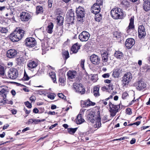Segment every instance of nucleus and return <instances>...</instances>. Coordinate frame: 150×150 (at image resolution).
Returning <instances> with one entry per match:
<instances>
[{
	"label": "nucleus",
	"mask_w": 150,
	"mask_h": 150,
	"mask_svg": "<svg viewBox=\"0 0 150 150\" xmlns=\"http://www.w3.org/2000/svg\"><path fill=\"white\" fill-rule=\"evenodd\" d=\"M8 29L6 28L0 27V32L1 33H6L8 32Z\"/></svg>",
	"instance_id": "ea45409f"
},
{
	"label": "nucleus",
	"mask_w": 150,
	"mask_h": 150,
	"mask_svg": "<svg viewBox=\"0 0 150 150\" xmlns=\"http://www.w3.org/2000/svg\"><path fill=\"white\" fill-rule=\"evenodd\" d=\"M53 0H48V6L49 7H51L52 5Z\"/></svg>",
	"instance_id": "6e6d98bb"
},
{
	"label": "nucleus",
	"mask_w": 150,
	"mask_h": 150,
	"mask_svg": "<svg viewBox=\"0 0 150 150\" xmlns=\"http://www.w3.org/2000/svg\"><path fill=\"white\" fill-rule=\"evenodd\" d=\"M38 65V63L36 62L31 61L28 64V67L31 69L35 68Z\"/></svg>",
	"instance_id": "cd10ccee"
},
{
	"label": "nucleus",
	"mask_w": 150,
	"mask_h": 150,
	"mask_svg": "<svg viewBox=\"0 0 150 150\" xmlns=\"http://www.w3.org/2000/svg\"><path fill=\"white\" fill-rule=\"evenodd\" d=\"M137 88L139 91L145 90L146 88V84L143 81L140 80L137 82Z\"/></svg>",
	"instance_id": "6ab92c4d"
},
{
	"label": "nucleus",
	"mask_w": 150,
	"mask_h": 150,
	"mask_svg": "<svg viewBox=\"0 0 150 150\" xmlns=\"http://www.w3.org/2000/svg\"><path fill=\"white\" fill-rule=\"evenodd\" d=\"M8 11V12L6 13L5 16H8V18H13V12L10 10L7 9Z\"/></svg>",
	"instance_id": "f704fd0d"
},
{
	"label": "nucleus",
	"mask_w": 150,
	"mask_h": 150,
	"mask_svg": "<svg viewBox=\"0 0 150 150\" xmlns=\"http://www.w3.org/2000/svg\"><path fill=\"white\" fill-rule=\"evenodd\" d=\"M24 32L23 30L19 29V34H20V36H19V40L23 37Z\"/></svg>",
	"instance_id": "79ce46f5"
},
{
	"label": "nucleus",
	"mask_w": 150,
	"mask_h": 150,
	"mask_svg": "<svg viewBox=\"0 0 150 150\" xmlns=\"http://www.w3.org/2000/svg\"><path fill=\"white\" fill-rule=\"evenodd\" d=\"M126 112L127 114L130 115L132 113V110L131 108H127L126 110Z\"/></svg>",
	"instance_id": "8fccbe9b"
},
{
	"label": "nucleus",
	"mask_w": 150,
	"mask_h": 150,
	"mask_svg": "<svg viewBox=\"0 0 150 150\" xmlns=\"http://www.w3.org/2000/svg\"><path fill=\"white\" fill-rule=\"evenodd\" d=\"M73 90L76 93L81 95L84 94L85 90L83 85L81 83L75 82L73 83L72 86Z\"/></svg>",
	"instance_id": "f03ea898"
},
{
	"label": "nucleus",
	"mask_w": 150,
	"mask_h": 150,
	"mask_svg": "<svg viewBox=\"0 0 150 150\" xmlns=\"http://www.w3.org/2000/svg\"><path fill=\"white\" fill-rule=\"evenodd\" d=\"M18 71L15 69H11L8 72V77L11 79H15L18 76Z\"/></svg>",
	"instance_id": "1a4fd4ad"
},
{
	"label": "nucleus",
	"mask_w": 150,
	"mask_h": 150,
	"mask_svg": "<svg viewBox=\"0 0 150 150\" xmlns=\"http://www.w3.org/2000/svg\"><path fill=\"white\" fill-rule=\"evenodd\" d=\"M76 74V72L75 71H69L67 74L68 78L71 79L74 78Z\"/></svg>",
	"instance_id": "bb28decb"
},
{
	"label": "nucleus",
	"mask_w": 150,
	"mask_h": 150,
	"mask_svg": "<svg viewBox=\"0 0 150 150\" xmlns=\"http://www.w3.org/2000/svg\"><path fill=\"white\" fill-rule=\"evenodd\" d=\"M49 74L53 82L55 83L56 81V79L55 72H51L49 73Z\"/></svg>",
	"instance_id": "2f4dec72"
},
{
	"label": "nucleus",
	"mask_w": 150,
	"mask_h": 150,
	"mask_svg": "<svg viewBox=\"0 0 150 150\" xmlns=\"http://www.w3.org/2000/svg\"><path fill=\"white\" fill-rule=\"evenodd\" d=\"M58 96L59 98L62 99H66V97L62 93H58Z\"/></svg>",
	"instance_id": "09e8293b"
},
{
	"label": "nucleus",
	"mask_w": 150,
	"mask_h": 150,
	"mask_svg": "<svg viewBox=\"0 0 150 150\" xmlns=\"http://www.w3.org/2000/svg\"><path fill=\"white\" fill-rule=\"evenodd\" d=\"M94 123H95V124L94 125L95 127H99L101 126V125L100 118L99 117H97L95 120Z\"/></svg>",
	"instance_id": "c85d7f7f"
},
{
	"label": "nucleus",
	"mask_w": 150,
	"mask_h": 150,
	"mask_svg": "<svg viewBox=\"0 0 150 150\" xmlns=\"http://www.w3.org/2000/svg\"><path fill=\"white\" fill-rule=\"evenodd\" d=\"M84 62H85V60H84L82 59L81 60L80 65H81V67L83 69H85L84 67Z\"/></svg>",
	"instance_id": "3c124183"
},
{
	"label": "nucleus",
	"mask_w": 150,
	"mask_h": 150,
	"mask_svg": "<svg viewBox=\"0 0 150 150\" xmlns=\"http://www.w3.org/2000/svg\"><path fill=\"white\" fill-rule=\"evenodd\" d=\"M80 45L78 43L75 44L73 45L71 48V50L73 53H77L80 48Z\"/></svg>",
	"instance_id": "b1692460"
},
{
	"label": "nucleus",
	"mask_w": 150,
	"mask_h": 150,
	"mask_svg": "<svg viewBox=\"0 0 150 150\" xmlns=\"http://www.w3.org/2000/svg\"><path fill=\"white\" fill-rule=\"evenodd\" d=\"M135 44L134 40L132 38L127 39L125 42V45L127 49L131 48Z\"/></svg>",
	"instance_id": "dca6fc26"
},
{
	"label": "nucleus",
	"mask_w": 150,
	"mask_h": 150,
	"mask_svg": "<svg viewBox=\"0 0 150 150\" xmlns=\"http://www.w3.org/2000/svg\"><path fill=\"white\" fill-rule=\"evenodd\" d=\"M119 72L117 71V70H114L112 73V76L114 78L118 77L119 76Z\"/></svg>",
	"instance_id": "4c0bfd02"
},
{
	"label": "nucleus",
	"mask_w": 150,
	"mask_h": 150,
	"mask_svg": "<svg viewBox=\"0 0 150 150\" xmlns=\"http://www.w3.org/2000/svg\"><path fill=\"white\" fill-rule=\"evenodd\" d=\"M103 0H96V4H98L100 5H102L103 3Z\"/></svg>",
	"instance_id": "5fc2aeb1"
},
{
	"label": "nucleus",
	"mask_w": 150,
	"mask_h": 150,
	"mask_svg": "<svg viewBox=\"0 0 150 150\" xmlns=\"http://www.w3.org/2000/svg\"><path fill=\"white\" fill-rule=\"evenodd\" d=\"M42 50H45L47 49V44H46V45L45 43H42Z\"/></svg>",
	"instance_id": "de8ad7c7"
},
{
	"label": "nucleus",
	"mask_w": 150,
	"mask_h": 150,
	"mask_svg": "<svg viewBox=\"0 0 150 150\" xmlns=\"http://www.w3.org/2000/svg\"><path fill=\"white\" fill-rule=\"evenodd\" d=\"M96 16L95 18V20L97 22H100L102 19V16L101 14H95Z\"/></svg>",
	"instance_id": "e433bc0d"
},
{
	"label": "nucleus",
	"mask_w": 150,
	"mask_h": 150,
	"mask_svg": "<svg viewBox=\"0 0 150 150\" xmlns=\"http://www.w3.org/2000/svg\"><path fill=\"white\" fill-rule=\"evenodd\" d=\"M19 29L16 28L10 35V38L12 42H18L19 41Z\"/></svg>",
	"instance_id": "6e6552de"
},
{
	"label": "nucleus",
	"mask_w": 150,
	"mask_h": 150,
	"mask_svg": "<svg viewBox=\"0 0 150 150\" xmlns=\"http://www.w3.org/2000/svg\"><path fill=\"white\" fill-rule=\"evenodd\" d=\"M54 27L53 24L51 22L48 24V26L46 29V31L47 33L51 34L53 32V29Z\"/></svg>",
	"instance_id": "393cba45"
},
{
	"label": "nucleus",
	"mask_w": 150,
	"mask_h": 150,
	"mask_svg": "<svg viewBox=\"0 0 150 150\" xmlns=\"http://www.w3.org/2000/svg\"><path fill=\"white\" fill-rule=\"evenodd\" d=\"M109 99H110V98H108L105 99V100H102V102L103 103L104 105H106L108 104V103L106 101L108 100Z\"/></svg>",
	"instance_id": "603ef678"
},
{
	"label": "nucleus",
	"mask_w": 150,
	"mask_h": 150,
	"mask_svg": "<svg viewBox=\"0 0 150 150\" xmlns=\"http://www.w3.org/2000/svg\"><path fill=\"white\" fill-rule=\"evenodd\" d=\"M84 120L83 119L81 115L79 114L77 116L76 122L77 124H80L84 122Z\"/></svg>",
	"instance_id": "c756f323"
},
{
	"label": "nucleus",
	"mask_w": 150,
	"mask_h": 150,
	"mask_svg": "<svg viewBox=\"0 0 150 150\" xmlns=\"http://www.w3.org/2000/svg\"><path fill=\"white\" fill-rule=\"evenodd\" d=\"M47 114L48 115H54L55 114V112L54 111L52 112V111H50L48 112Z\"/></svg>",
	"instance_id": "774afa93"
},
{
	"label": "nucleus",
	"mask_w": 150,
	"mask_h": 150,
	"mask_svg": "<svg viewBox=\"0 0 150 150\" xmlns=\"http://www.w3.org/2000/svg\"><path fill=\"white\" fill-rule=\"evenodd\" d=\"M5 70L4 67L0 65V74L2 76L3 78H6V76L4 74Z\"/></svg>",
	"instance_id": "7c9ffc66"
},
{
	"label": "nucleus",
	"mask_w": 150,
	"mask_h": 150,
	"mask_svg": "<svg viewBox=\"0 0 150 150\" xmlns=\"http://www.w3.org/2000/svg\"><path fill=\"white\" fill-rule=\"evenodd\" d=\"M59 82L61 83V85H62V84H64L65 82V79L63 77H60L59 78Z\"/></svg>",
	"instance_id": "49530a36"
},
{
	"label": "nucleus",
	"mask_w": 150,
	"mask_h": 150,
	"mask_svg": "<svg viewBox=\"0 0 150 150\" xmlns=\"http://www.w3.org/2000/svg\"><path fill=\"white\" fill-rule=\"evenodd\" d=\"M136 139L134 138H133L132 140L130 141V143L131 144H133L135 143Z\"/></svg>",
	"instance_id": "0e129e2a"
},
{
	"label": "nucleus",
	"mask_w": 150,
	"mask_h": 150,
	"mask_svg": "<svg viewBox=\"0 0 150 150\" xmlns=\"http://www.w3.org/2000/svg\"><path fill=\"white\" fill-rule=\"evenodd\" d=\"M109 105L110 115L112 117H114L115 115L117 112H118L120 106L118 105L112 104L111 102L109 103Z\"/></svg>",
	"instance_id": "39448f33"
},
{
	"label": "nucleus",
	"mask_w": 150,
	"mask_h": 150,
	"mask_svg": "<svg viewBox=\"0 0 150 150\" xmlns=\"http://www.w3.org/2000/svg\"><path fill=\"white\" fill-rule=\"evenodd\" d=\"M25 104L27 107L29 108H30L32 107L31 104L28 101L25 102Z\"/></svg>",
	"instance_id": "c03bdc74"
},
{
	"label": "nucleus",
	"mask_w": 150,
	"mask_h": 150,
	"mask_svg": "<svg viewBox=\"0 0 150 150\" xmlns=\"http://www.w3.org/2000/svg\"><path fill=\"white\" fill-rule=\"evenodd\" d=\"M32 102H33L36 100V97L34 96H31L30 98Z\"/></svg>",
	"instance_id": "4d7b16f0"
},
{
	"label": "nucleus",
	"mask_w": 150,
	"mask_h": 150,
	"mask_svg": "<svg viewBox=\"0 0 150 150\" xmlns=\"http://www.w3.org/2000/svg\"><path fill=\"white\" fill-rule=\"evenodd\" d=\"M33 122H34L35 124H37L38 123L41 122L40 120L36 119H33Z\"/></svg>",
	"instance_id": "052dcab7"
},
{
	"label": "nucleus",
	"mask_w": 150,
	"mask_h": 150,
	"mask_svg": "<svg viewBox=\"0 0 150 150\" xmlns=\"http://www.w3.org/2000/svg\"><path fill=\"white\" fill-rule=\"evenodd\" d=\"M102 76L104 78H108L110 76V74L109 73H106L103 74Z\"/></svg>",
	"instance_id": "bf43d9fd"
},
{
	"label": "nucleus",
	"mask_w": 150,
	"mask_h": 150,
	"mask_svg": "<svg viewBox=\"0 0 150 150\" xmlns=\"http://www.w3.org/2000/svg\"><path fill=\"white\" fill-rule=\"evenodd\" d=\"M132 76V74L129 72L125 73L122 78V81L125 85L128 84L131 81Z\"/></svg>",
	"instance_id": "20e7f679"
},
{
	"label": "nucleus",
	"mask_w": 150,
	"mask_h": 150,
	"mask_svg": "<svg viewBox=\"0 0 150 150\" xmlns=\"http://www.w3.org/2000/svg\"><path fill=\"white\" fill-rule=\"evenodd\" d=\"M43 8L41 6H38L36 7V13L37 14L41 13L43 12Z\"/></svg>",
	"instance_id": "473e14b6"
},
{
	"label": "nucleus",
	"mask_w": 150,
	"mask_h": 150,
	"mask_svg": "<svg viewBox=\"0 0 150 150\" xmlns=\"http://www.w3.org/2000/svg\"><path fill=\"white\" fill-rule=\"evenodd\" d=\"M47 97L52 100H53L54 98V96L53 94H49L47 95Z\"/></svg>",
	"instance_id": "864d4df0"
},
{
	"label": "nucleus",
	"mask_w": 150,
	"mask_h": 150,
	"mask_svg": "<svg viewBox=\"0 0 150 150\" xmlns=\"http://www.w3.org/2000/svg\"><path fill=\"white\" fill-rule=\"evenodd\" d=\"M5 103V100H4L3 99L0 100V106L4 105Z\"/></svg>",
	"instance_id": "13d9d810"
},
{
	"label": "nucleus",
	"mask_w": 150,
	"mask_h": 150,
	"mask_svg": "<svg viewBox=\"0 0 150 150\" xmlns=\"http://www.w3.org/2000/svg\"><path fill=\"white\" fill-rule=\"evenodd\" d=\"M134 17H132L130 19V23L129 26L127 28V33L130 32L131 29H133L134 28Z\"/></svg>",
	"instance_id": "4be33fe9"
},
{
	"label": "nucleus",
	"mask_w": 150,
	"mask_h": 150,
	"mask_svg": "<svg viewBox=\"0 0 150 150\" xmlns=\"http://www.w3.org/2000/svg\"><path fill=\"white\" fill-rule=\"evenodd\" d=\"M39 110L36 108H34L33 110V112L35 113H37L38 112Z\"/></svg>",
	"instance_id": "338daca9"
},
{
	"label": "nucleus",
	"mask_w": 150,
	"mask_h": 150,
	"mask_svg": "<svg viewBox=\"0 0 150 150\" xmlns=\"http://www.w3.org/2000/svg\"><path fill=\"white\" fill-rule=\"evenodd\" d=\"M77 129V128H68V131L69 134H73L75 132Z\"/></svg>",
	"instance_id": "c9c22d12"
},
{
	"label": "nucleus",
	"mask_w": 150,
	"mask_h": 150,
	"mask_svg": "<svg viewBox=\"0 0 150 150\" xmlns=\"http://www.w3.org/2000/svg\"><path fill=\"white\" fill-rule=\"evenodd\" d=\"M66 16L67 20H68L69 21L73 22L74 19V12L72 10H70L67 13Z\"/></svg>",
	"instance_id": "aec40b11"
},
{
	"label": "nucleus",
	"mask_w": 150,
	"mask_h": 150,
	"mask_svg": "<svg viewBox=\"0 0 150 150\" xmlns=\"http://www.w3.org/2000/svg\"><path fill=\"white\" fill-rule=\"evenodd\" d=\"M62 56L65 60L67 59L69 57V52L67 51H63L62 52Z\"/></svg>",
	"instance_id": "72a5a7b5"
},
{
	"label": "nucleus",
	"mask_w": 150,
	"mask_h": 150,
	"mask_svg": "<svg viewBox=\"0 0 150 150\" xmlns=\"http://www.w3.org/2000/svg\"><path fill=\"white\" fill-rule=\"evenodd\" d=\"M90 36L89 33L87 31H84L79 35V38L81 41H86L88 40Z\"/></svg>",
	"instance_id": "0eeeda50"
},
{
	"label": "nucleus",
	"mask_w": 150,
	"mask_h": 150,
	"mask_svg": "<svg viewBox=\"0 0 150 150\" xmlns=\"http://www.w3.org/2000/svg\"><path fill=\"white\" fill-rule=\"evenodd\" d=\"M110 13L112 17L114 19H122L124 16V13L120 8H114L111 10Z\"/></svg>",
	"instance_id": "f257e3e1"
},
{
	"label": "nucleus",
	"mask_w": 150,
	"mask_h": 150,
	"mask_svg": "<svg viewBox=\"0 0 150 150\" xmlns=\"http://www.w3.org/2000/svg\"><path fill=\"white\" fill-rule=\"evenodd\" d=\"M143 7L146 11L150 10V1L148 0L144 1L143 4Z\"/></svg>",
	"instance_id": "412c9836"
},
{
	"label": "nucleus",
	"mask_w": 150,
	"mask_h": 150,
	"mask_svg": "<svg viewBox=\"0 0 150 150\" xmlns=\"http://www.w3.org/2000/svg\"><path fill=\"white\" fill-rule=\"evenodd\" d=\"M128 96V94L126 92L123 93L122 94V98L123 99H125Z\"/></svg>",
	"instance_id": "a18cd8bd"
},
{
	"label": "nucleus",
	"mask_w": 150,
	"mask_h": 150,
	"mask_svg": "<svg viewBox=\"0 0 150 150\" xmlns=\"http://www.w3.org/2000/svg\"><path fill=\"white\" fill-rule=\"evenodd\" d=\"M6 88V87L2 86H0V91L1 94L5 93L6 92V90L5 88Z\"/></svg>",
	"instance_id": "a19ab883"
},
{
	"label": "nucleus",
	"mask_w": 150,
	"mask_h": 150,
	"mask_svg": "<svg viewBox=\"0 0 150 150\" xmlns=\"http://www.w3.org/2000/svg\"><path fill=\"white\" fill-rule=\"evenodd\" d=\"M90 59L91 62L95 65L98 64L100 60L99 57L95 54H92L91 56Z\"/></svg>",
	"instance_id": "2eb2a0df"
},
{
	"label": "nucleus",
	"mask_w": 150,
	"mask_h": 150,
	"mask_svg": "<svg viewBox=\"0 0 150 150\" xmlns=\"http://www.w3.org/2000/svg\"><path fill=\"white\" fill-rule=\"evenodd\" d=\"M95 113L93 111H91L88 115V120L92 123H94L96 118L99 117L95 115Z\"/></svg>",
	"instance_id": "f8f14e48"
},
{
	"label": "nucleus",
	"mask_w": 150,
	"mask_h": 150,
	"mask_svg": "<svg viewBox=\"0 0 150 150\" xmlns=\"http://www.w3.org/2000/svg\"><path fill=\"white\" fill-rule=\"evenodd\" d=\"M113 35L114 37L117 38H120L122 36V34L116 31L115 32Z\"/></svg>",
	"instance_id": "58836bf2"
},
{
	"label": "nucleus",
	"mask_w": 150,
	"mask_h": 150,
	"mask_svg": "<svg viewBox=\"0 0 150 150\" xmlns=\"http://www.w3.org/2000/svg\"><path fill=\"white\" fill-rule=\"evenodd\" d=\"M21 90H23L27 92H28L29 91V90L28 88H26L25 86H24L23 88L21 89Z\"/></svg>",
	"instance_id": "69168bd1"
},
{
	"label": "nucleus",
	"mask_w": 150,
	"mask_h": 150,
	"mask_svg": "<svg viewBox=\"0 0 150 150\" xmlns=\"http://www.w3.org/2000/svg\"><path fill=\"white\" fill-rule=\"evenodd\" d=\"M56 22L57 24L60 26L63 25L64 22V18L60 16H58L57 17Z\"/></svg>",
	"instance_id": "a878e982"
},
{
	"label": "nucleus",
	"mask_w": 150,
	"mask_h": 150,
	"mask_svg": "<svg viewBox=\"0 0 150 150\" xmlns=\"http://www.w3.org/2000/svg\"><path fill=\"white\" fill-rule=\"evenodd\" d=\"M84 10L82 7L79 6L76 8V12L77 16V19L79 21H82L84 16Z\"/></svg>",
	"instance_id": "7ed1b4c3"
},
{
	"label": "nucleus",
	"mask_w": 150,
	"mask_h": 150,
	"mask_svg": "<svg viewBox=\"0 0 150 150\" xmlns=\"http://www.w3.org/2000/svg\"><path fill=\"white\" fill-rule=\"evenodd\" d=\"M81 105L83 107H87L91 106H93L96 105V103L91 101L89 99L85 101L81 102Z\"/></svg>",
	"instance_id": "4468645a"
},
{
	"label": "nucleus",
	"mask_w": 150,
	"mask_h": 150,
	"mask_svg": "<svg viewBox=\"0 0 150 150\" xmlns=\"http://www.w3.org/2000/svg\"><path fill=\"white\" fill-rule=\"evenodd\" d=\"M23 80L27 81L29 79V77L26 73L25 71H24V76L23 78Z\"/></svg>",
	"instance_id": "37998d69"
},
{
	"label": "nucleus",
	"mask_w": 150,
	"mask_h": 150,
	"mask_svg": "<svg viewBox=\"0 0 150 150\" xmlns=\"http://www.w3.org/2000/svg\"><path fill=\"white\" fill-rule=\"evenodd\" d=\"M94 95L95 96H99V91H93Z\"/></svg>",
	"instance_id": "680f3d73"
},
{
	"label": "nucleus",
	"mask_w": 150,
	"mask_h": 150,
	"mask_svg": "<svg viewBox=\"0 0 150 150\" xmlns=\"http://www.w3.org/2000/svg\"><path fill=\"white\" fill-rule=\"evenodd\" d=\"M138 36L139 38H141L144 37L146 35L145 30L144 27L142 25H139L138 29Z\"/></svg>",
	"instance_id": "ddd939ff"
},
{
	"label": "nucleus",
	"mask_w": 150,
	"mask_h": 150,
	"mask_svg": "<svg viewBox=\"0 0 150 150\" xmlns=\"http://www.w3.org/2000/svg\"><path fill=\"white\" fill-rule=\"evenodd\" d=\"M100 5L98 4H94L91 8V11L92 13L96 14L100 11Z\"/></svg>",
	"instance_id": "f3484780"
},
{
	"label": "nucleus",
	"mask_w": 150,
	"mask_h": 150,
	"mask_svg": "<svg viewBox=\"0 0 150 150\" xmlns=\"http://www.w3.org/2000/svg\"><path fill=\"white\" fill-rule=\"evenodd\" d=\"M17 54L16 50L13 49H10L8 50L6 52L7 57L10 58H15Z\"/></svg>",
	"instance_id": "9b49d317"
},
{
	"label": "nucleus",
	"mask_w": 150,
	"mask_h": 150,
	"mask_svg": "<svg viewBox=\"0 0 150 150\" xmlns=\"http://www.w3.org/2000/svg\"><path fill=\"white\" fill-rule=\"evenodd\" d=\"M114 55L118 59L122 60L124 59V55L123 53L119 51H116Z\"/></svg>",
	"instance_id": "5701e85b"
},
{
	"label": "nucleus",
	"mask_w": 150,
	"mask_h": 150,
	"mask_svg": "<svg viewBox=\"0 0 150 150\" xmlns=\"http://www.w3.org/2000/svg\"><path fill=\"white\" fill-rule=\"evenodd\" d=\"M25 45L29 47H33L35 46L36 42L35 39L33 38H29L25 39Z\"/></svg>",
	"instance_id": "423d86ee"
},
{
	"label": "nucleus",
	"mask_w": 150,
	"mask_h": 150,
	"mask_svg": "<svg viewBox=\"0 0 150 150\" xmlns=\"http://www.w3.org/2000/svg\"><path fill=\"white\" fill-rule=\"evenodd\" d=\"M100 52L102 57L103 61V65H105L107 63L108 54L107 52L105 50L101 51Z\"/></svg>",
	"instance_id": "a211bd4d"
},
{
	"label": "nucleus",
	"mask_w": 150,
	"mask_h": 150,
	"mask_svg": "<svg viewBox=\"0 0 150 150\" xmlns=\"http://www.w3.org/2000/svg\"><path fill=\"white\" fill-rule=\"evenodd\" d=\"M99 88L97 86H95L93 88V91H99Z\"/></svg>",
	"instance_id": "e2e57ef3"
},
{
	"label": "nucleus",
	"mask_w": 150,
	"mask_h": 150,
	"mask_svg": "<svg viewBox=\"0 0 150 150\" xmlns=\"http://www.w3.org/2000/svg\"><path fill=\"white\" fill-rule=\"evenodd\" d=\"M19 16L21 20L23 21H27L31 18L30 15L26 12L21 13Z\"/></svg>",
	"instance_id": "9d476101"
}]
</instances>
